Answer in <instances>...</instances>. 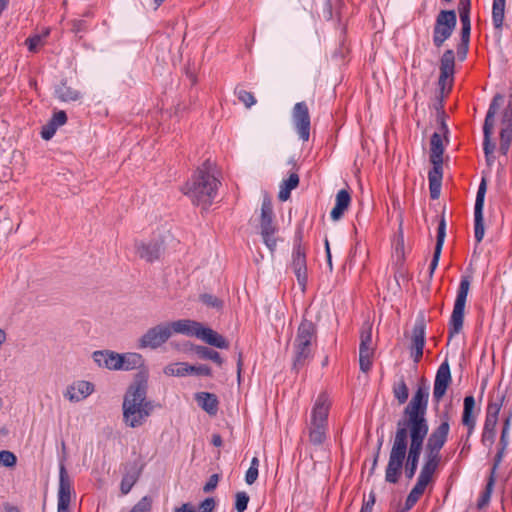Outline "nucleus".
Returning a JSON list of instances; mask_svg holds the SVG:
<instances>
[{
    "label": "nucleus",
    "instance_id": "28",
    "mask_svg": "<svg viewBox=\"0 0 512 512\" xmlns=\"http://www.w3.org/2000/svg\"><path fill=\"white\" fill-rule=\"evenodd\" d=\"M445 237H446V222H445V218L442 217L439 222L438 229H437L436 245H435V249H434V253H433V258H432V261H431L430 267H429L430 274H433V272L435 271V269L438 266L439 259L441 256V251H442L443 244L445 241Z\"/></svg>",
    "mask_w": 512,
    "mask_h": 512
},
{
    "label": "nucleus",
    "instance_id": "29",
    "mask_svg": "<svg viewBox=\"0 0 512 512\" xmlns=\"http://www.w3.org/2000/svg\"><path fill=\"white\" fill-rule=\"evenodd\" d=\"M140 474L141 469L136 463L126 467L120 484V489L123 495H126L131 491L132 487L138 481Z\"/></svg>",
    "mask_w": 512,
    "mask_h": 512
},
{
    "label": "nucleus",
    "instance_id": "2",
    "mask_svg": "<svg viewBox=\"0 0 512 512\" xmlns=\"http://www.w3.org/2000/svg\"><path fill=\"white\" fill-rule=\"evenodd\" d=\"M147 380V372L140 371L125 393L123 420L131 428L142 426L155 408L154 402L147 399Z\"/></svg>",
    "mask_w": 512,
    "mask_h": 512
},
{
    "label": "nucleus",
    "instance_id": "4",
    "mask_svg": "<svg viewBox=\"0 0 512 512\" xmlns=\"http://www.w3.org/2000/svg\"><path fill=\"white\" fill-rule=\"evenodd\" d=\"M331 402L328 395L322 392L318 395L311 410L308 423L309 441L314 446H320L326 440L328 414Z\"/></svg>",
    "mask_w": 512,
    "mask_h": 512
},
{
    "label": "nucleus",
    "instance_id": "6",
    "mask_svg": "<svg viewBox=\"0 0 512 512\" xmlns=\"http://www.w3.org/2000/svg\"><path fill=\"white\" fill-rule=\"evenodd\" d=\"M503 99H504V97L502 94H496L493 97V99L489 105V108H488V111H487V114L485 117L484 125H483V134H484L483 150H484L486 161H487L488 165H492L495 160L493 153L495 151L496 145L492 141L491 138H492L493 129H494V118L503 102Z\"/></svg>",
    "mask_w": 512,
    "mask_h": 512
},
{
    "label": "nucleus",
    "instance_id": "1",
    "mask_svg": "<svg viewBox=\"0 0 512 512\" xmlns=\"http://www.w3.org/2000/svg\"><path fill=\"white\" fill-rule=\"evenodd\" d=\"M429 387L419 385L410 402L404 408L403 417L396 424L391 450L385 469V481L396 484L404 469L410 480L414 477L424 441L429 432L426 418Z\"/></svg>",
    "mask_w": 512,
    "mask_h": 512
},
{
    "label": "nucleus",
    "instance_id": "42",
    "mask_svg": "<svg viewBox=\"0 0 512 512\" xmlns=\"http://www.w3.org/2000/svg\"><path fill=\"white\" fill-rule=\"evenodd\" d=\"M196 353L200 358L212 360L213 362L217 363L219 366L222 365V363H223V360H222L220 354L217 351L210 349L208 347L198 346L196 348Z\"/></svg>",
    "mask_w": 512,
    "mask_h": 512
},
{
    "label": "nucleus",
    "instance_id": "37",
    "mask_svg": "<svg viewBox=\"0 0 512 512\" xmlns=\"http://www.w3.org/2000/svg\"><path fill=\"white\" fill-rule=\"evenodd\" d=\"M498 420L486 419L484 421L483 431L481 435V442L483 445L491 448L495 442L496 426Z\"/></svg>",
    "mask_w": 512,
    "mask_h": 512
},
{
    "label": "nucleus",
    "instance_id": "48",
    "mask_svg": "<svg viewBox=\"0 0 512 512\" xmlns=\"http://www.w3.org/2000/svg\"><path fill=\"white\" fill-rule=\"evenodd\" d=\"M200 300L206 306L215 308L217 310L223 307V301L212 294H202L200 296Z\"/></svg>",
    "mask_w": 512,
    "mask_h": 512
},
{
    "label": "nucleus",
    "instance_id": "55",
    "mask_svg": "<svg viewBox=\"0 0 512 512\" xmlns=\"http://www.w3.org/2000/svg\"><path fill=\"white\" fill-rule=\"evenodd\" d=\"M188 374H195L199 376H210L211 375V368L207 365H189L188 364Z\"/></svg>",
    "mask_w": 512,
    "mask_h": 512
},
{
    "label": "nucleus",
    "instance_id": "43",
    "mask_svg": "<svg viewBox=\"0 0 512 512\" xmlns=\"http://www.w3.org/2000/svg\"><path fill=\"white\" fill-rule=\"evenodd\" d=\"M494 484H495V478L493 477V475H490V477L487 481L485 490L482 492V494L478 500V503H477L478 509H483L484 507H486L489 504Z\"/></svg>",
    "mask_w": 512,
    "mask_h": 512
},
{
    "label": "nucleus",
    "instance_id": "33",
    "mask_svg": "<svg viewBox=\"0 0 512 512\" xmlns=\"http://www.w3.org/2000/svg\"><path fill=\"white\" fill-rule=\"evenodd\" d=\"M199 339L216 348L227 349L229 347L228 341L222 335L208 327H203Z\"/></svg>",
    "mask_w": 512,
    "mask_h": 512
},
{
    "label": "nucleus",
    "instance_id": "44",
    "mask_svg": "<svg viewBox=\"0 0 512 512\" xmlns=\"http://www.w3.org/2000/svg\"><path fill=\"white\" fill-rule=\"evenodd\" d=\"M311 356V349L294 347V362L293 366L295 369L302 367L306 360Z\"/></svg>",
    "mask_w": 512,
    "mask_h": 512
},
{
    "label": "nucleus",
    "instance_id": "63",
    "mask_svg": "<svg viewBox=\"0 0 512 512\" xmlns=\"http://www.w3.org/2000/svg\"><path fill=\"white\" fill-rule=\"evenodd\" d=\"M374 503H375V498L372 496L367 502H365L362 505L360 512H372Z\"/></svg>",
    "mask_w": 512,
    "mask_h": 512
},
{
    "label": "nucleus",
    "instance_id": "26",
    "mask_svg": "<svg viewBox=\"0 0 512 512\" xmlns=\"http://www.w3.org/2000/svg\"><path fill=\"white\" fill-rule=\"evenodd\" d=\"M455 67V53L452 49L446 50L440 59L439 84L444 85L446 79L452 77Z\"/></svg>",
    "mask_w": 512,
    "mask_h": 512
},
{
    "label": "nucleus",
    "instance_id": "58",
    "mask_svg": "<svg viewBox=\"0 0 512 512\" xmlns=\"http://www.w3.org/2000/svg\"><path fill=\"white\" fill-rule=\"evenodd\" d=\"M218 482H219V475L218 474L211 475L209 480L207 481V483L204 485L203 491L205 493H209V492L213 491L217 487Z\"/></svg>",
    "mask_w": 512,
    "mask_h": 512
},
{
    "label": "nucleus",
    "instance_id": "62",
    "mask_svg": "<svg viewBox=\"0 0 512 512\" xmlns=\"http://www.w3.org/2000/svg\"><path fill=\"white\" fill-rule=\"evenodd\" d=\"M325 251H326V259H327V265L329 267V270L332 271L333 265H332V255L330 251L329 241L328 239H325Z\"/></svg>",
    "mask_w": 512,
    "mask_h": 512
},
{
    "label": "nucleus",
    "instance_id": "18",
    "mask_svg": "<svg viewBox=\"0 0 512 512\" xmlns=\"http://www.w3.org/2000/svg\"><path fill=\"white\" fill-rule=\"evenodd\" d=\"M291 267L299 285L304 290L307 283L306 253L305 249L301 246L300 243H296L294 245Z\"/></svg>",
    "mask_w": 512,
    "mask_h": 512
},
{
    "label": "nucleus",
    "instance_id": "5",
    "mask_svg": "<svg viewBox=\"0 0 512 512\" xmlns=\"http://www.w3.org/2000/svg\"><path fill=\"white\" fill-rule=\"evenodd\" d=\"M470 276H462L449 321V337L459 334L463 328L465 304L470 289Z\"/></svg>",
    "mask_w": 512,
    "mask_h": 512
},
{
    "label": "nucleus",
    "instance_id": "35",
    "mask_svg": "<svg viewBox=\"0 0 512 512\" xmlns=\"http://www.w3.org/2000/svg\"><path fill=\"white\" fill-rule=\"evenodd\" d=\"M119 362H121L120 370L129 371L140 368L144 363V359L139 353L129 352L120 354Z\"/></svg>",
    "mask_w": 512,
    "mask_h": 512
},
{
    "label": "nucleus",
    "instance_id": "41",
    "mask_svg": "<svg viewBox=\"0 0 512 512\" xmlns=\"http://www.w3.org/2000/svg\"><path fill=\"white\" fill-rule=\"evenodd\" d=\"M512 143V127L501 126L500 131V147L499 150L503 155H506Z\"/></svg>",
    "mask_w": 512,
    "mask_h": 512
},
{
    "label": "nucleus",
    "instance_id": "60",
    "mask_svg": "<svg viewBox=\"0 0 512 512\" xmlns=\"http://www.w3.org/2000/svg\"><path fill=\"white\" fill-rule=\"evenodd\" d=\"M429 189H430V197L433 200L438 199L440 196V191H441V183H430Z\"/></svg>",
    "mask_w": 512,
    "mask_h": 512
},
{
    "label": "nucleus",
    "instance_id": "45",
    "mask_svg": "<svg viewBox=\"0 0 512 512\" xmlns=\"http://www.w3.org/2000/svg\"><path fill=\"white\" fill-rule=\"evenodd\" d=\"M164 373L169 376H185L188 374L187 363H173L164 368Z\"/></svg>",
    "mask_w": 512,
    "mask_h": 512
},
{
    "label": "nucleus",
    "instance_id": "17",
    "mask_svg": "<svg viewBox=\"0 0 512 512\" xmlns=\"http://www.w3.org/2000/svg\"><path fill=\"white\" fill-rule=\"evenodd\" d=\"M163 250V241L160 239L135 242L136 254L146 262H154L155 260H158L162 255Z\"/></svg>",
    "mask_w": 512,
    "mask_h": 512
},
{
    "label": "nucleus",
    "instance_id": "20",
    "mask_svg": "<svg viewBox=\"0 0 512 512\" xmlns=\"http://www.w3.org/2000/svg\"><path fill=\"white\" fill-rule=\"evenodd\" d=\"M316 339V327L312 321L303 319L300 323L294 341V347L311 349Z\"/></svg>",
    "mask_w": 512,
    "mask_h": 512
},
{
    "label": "nucleus",
    "instance_id": "31",
    "mask_svg": "<svg viewBox=\"0 0 512 512\" xmlns=\"http://www.w3.org/2000/svg\"><path fill=\"white\" fill-rule=\"evenodd\" d=\"M505 394L500 390L493 392L490 395L489 402L486 409V419L498 420L499 412L504 404Z\"/></svg>",
    "mask_w": 512,
    "mask_h": 512
},
{
    "label": "nucleus",
    "instance_id": "64",
    "mask_svg": "<svg viewBox=\"0 0 512 512\" xmlns=\"http://www.w3.org/2000/svg\"><path fill=\"white\" fill-rule=\"evenodd\" d=\"M174 512H196V511L191 504L185 503L181 507L175 508Z\"/></svg>",
    "mask_w": 512,
    "mask_h": 512
},
{
    "label": "nucleus",
    "instance_id": "40",
    "mask_svg": "<svg viewBox=\"0 0 512 512\" xmlns=\"http://www.w3.org/2000/svg\"><path fill=\"white\" fill-rule=\"evenodd\" d=\"M393 395L399 404H404L409 397V389L403 377L393 385Z\"/></svg>",
    "mask_w": 512,
    "mask_h": 512
},
{
    "label": "nucleus",
    "instance_id": "19",
    "mask_svg": "<svg viewBox=\"0 0 512 512\" xmlns=\"http://www.w3.org/2000/svg\"><path fill=\"white\" fill-rule=\"evenodd\" d=\"M452 381L450 366L445 360L438 368L434 381L433 397L436 402H439L445 395L447 388Z\"/></svg>",
    "mask_w": 512,
    "mask_h": 512
},
{
    "label": "nucleus",
    "instance_id": "39",
    "mask_svg": "<svg viewBox=\"0 0 512 512\" xmlns=\"http://www.w3.org/2000/svg\"><path fill=\"white\" fill-rule=\"evenodd\" d=\"M299 184V176L296 173L290 174L287 180H284L280 185L278 198L281 201H286L290 198V193Z\"/></svg>",
    "mask_w": 512,
    "mask_h": 512
},
{
    "label": "nucleus",
    "instance_id": "53",
    "mask_svg": "<svg viewBox=\"0 0 512 512\" xmlns=\"http://www.w3.org/2000/svg\"><path fill=\"white\" fill-rule=\"evenodd\" d=\"M249 502V496L246 492H238L236 494L235 509L238 512H244L247 509Z\"/></svg>",
    "mask_w": 512,
    "mask_h": 512
},
{
    "label": "nucleus",
    "instance_id": "16",
    "mask_svg": "<svg viewBox=\"0 0 512 512\" xmlns=\"http://www.w3.org/2000/svg\"><path fill=\"white\" fill-rule=\"evenodd\" d=\"M486 194V182L483 179L478 187L474 207V235L477 243L483 240L485 234L483 208Z\"/></svg>",
    "mask_w": 512,
    "mask_h": 512
},
{
    "label": "nucleus",
    "instance_id": "38",
    "mask_svg": "<svg viewBox=\"0 0 512 512\" xmlns=\"http://www.w3.org/2000/svg\"><path fill=\"white\" fill-rule=\"evenodd\" d=\"M506 0H493L492 21L495 29L500 33L503 27Z\"/></svg>",
    "mask_w": 512,
    "mask_h": 512
},
{
    "label": "nucleus",
    "instance_id": "46",
    "mask_svg": "<svg viewBox=\"0 0 512 512\" xmlns=\"http://www.w3.org/2000/svg\"><path fill=\"white\" fill-rule=\"evenodd\" d=\"M49 31H46L43 35H34L26 40L28 50L30 52H37L38 49L44 45V38L47 37Z\"/></svg>",
    "mask_w": 512,
    "mask_h": 512
},
{
    "label": "nucleus",
    "instance_id": "9",
    "mask_svg": "<svg viewBox=\"0 0 512 512\" xmlns=\"http://www.w3.org/2000/svg\"><path fill=\"white\" fill-rule=\"evenodd\" d=\"M171 337L168 323H162L148 329L138 340V348L157 349Z\"/></svg>",
    "mask_w": 512,
    "mask_h": 512
},
{
    "label": "nucleus",
    "instance_id": "24",
    "mask_svg": "<svg viewBox=\"0 0 512 512\" xmlns=\"http://www.w3.org/2000/svg\"><path fill=\"white\" fill-rule=\"evenodd\" d=\"M269 231H277L276 226L273 224V209L270 198L265 195L261 205V217H260V233Z\"/></svg>",
    "mask_w": 512,
    "mask_h": 512
},
{
    "label": "nucleus",
    "instance_id": "32",
    "mask_svg": "<svg viewBox=\"0 0 512 512\" xmlns=\"http://www.w3.org/2000/svg\"><path fill=\"white\" fill-rule=\"evenodd\" d=\"M351 201L350 194L347 190H340L336 195L335 206L331 210L330 216L334 221L339 220L344 211L347 210Z\"/></svg>",
    "mask_w": 512,
    "mask_h": 512
},
{
    "label": "nucleus",
    "instance_id": "36",
    "mask_svg": "<svg viewBox=\"0 0 512 512\" xmlns=\"http://www.w3.org/2000/svg\"><path fill=\"white\" fill-rule=\"evenodd\" d=\"M430 161L432 164L443 162L442 156L444 152L443 141L440 133H433L430 141Z\"/></svg>",
    "mask_w": 512,
    "mask_h": 512
},
{
    "label": "nucleus",
    "instance_id": "23",
    "mask_svg": "<svg viewBox=\"0 0 512 512\" xmlns=\"http://www.w3.org/2000/svg\"><path fill=\"white\" fill-rule=\"evenodd\" d=\"M93 390L94 386L92 383L88 381H78L67 388L64 396L71 402H79L88 397Z\"/></svg>",
    "mask_w": 512,
    "mask_h": 512
},
{
    "label": "nucleus",
    "instance_id": "61",
    "mask_svg": "<svg viewBox=\"0 0 512 512\" xmlns=\"http://www.w3.org/2000/svg\"><path fill=\"white\" fill-rule=\"evenodd\" d=\"M509 445V434H506L505 431H501L499 448L506 450Z\"/></svg>",
    "mask_w": 512,
    "mask_h": 512
},
{
    "label": "nucleus",
    "instance_id": "7",
    "mask_svg": "<svg viewBox=\"0 0 512 512\" xmlns=\"http://www.w3.org/2000/svg\"><path fill=\"white\" fill-rule=\"evenodd\" d=\"M457 25L455 10H441L436 16L433 27V44L440 48L453 34Z\"/></svg>",
    "mask_w": 512,
    "mask_h": 512
},
{
    "label": "nucleus",
    "instance_id": "3",
    "mask_svg": "<svg viewBox=\"0 0 512 512\" xmlns=\"http://www.w3.org/2000/svg\"><path fill=\"white\" fill-rule=\"evenodd\" d=\"M218 184L219 181L212 170V164L206 161L196 171L191 181L184 185L182 191L194 204L201 205L206 209L216 196Z\"/></svg>",
    "mask_w": 512,
    "mask_h": 512
},
{
    "label": "nucleus",
    "instance_id": "34",
    "mask_svg": "<svg viewBox=\"0 0 512 512\" xmlns=\"http://www.w3.org/2000/svg\"><path fill=\"white\" fill-rule=\"evenodd\" d=\"M198 405L210 415H215L218 411V400L216 395L208 392H199L195 395Z\"/></svg>",
    "mask_w": 512,
    "mask_h": 512
},
{
    "label": "nucleus",
    "instance_id": "14",
    "mask_svg": "<svg viewBox=\"0 0 512 512\" xmlns=\"http://www.w3.org/2000/svg\"><path fill=\"white\" fill-rule=\"evenodd\" d=\"M425 331V317L423 314H421L416 319L414 327L412 329L410 345L411 357L413 358L416 364L421 360L423 356V348L425 345Z\"/></svg>",
    "mask_w": 512,
    "mask_h": 512
},
{
    "label": "nucleus",
    "instance_id": "22",
    "mask_svg": "<svg viewBox=\"0 0 512 512\" xmlns=\"http://www.w3.org/2000/svg\"><path fill=\"white\" fill-rule=\"evenodd\" d=\"M92 357L94 362L99 367L109 370H120V353L109 350H101L93 352Z\"/></svg>",
    "mask_w": 512,
    "mask_h": 512
},
{
    "label": "nucleus",
    "instance_id": "52",
    "mask_svg": "<svg viewBox=\"0 0 512 512\" xmlns=\"http://www.w3.org/2000/svg\"><path fill=\"white\" fill-rule=\"evenodd\" d=\"M275 233H276V231H269V232H267V234H265L264 232L260 233L264 244L267 246V248L270 250L271 253L274 252V250L276 249V245H277Z\"/></svg>",
    "mask_w": 512,
    "mask_h": 512
},
{
    "label": "nucleus",
    "instance_id": "57",
    "mask_svg": "<svg viewBox=\"0 0 512 512\" xmlns=\"http://www.w3.org/2000/svg\"><path fill=\"white\" fill-rule=\"evenodd\" d=\"M505 452H506V450L499 448L495 455L493 467L491 469V474H490V475H493L494 478H495L496 470L498 469L499 465L501 464V462L505 456Z\"/></svg>",
    "mask_w": 512,
    "mask_h": 512
},
{
    "label": "nucleus",
    "instance_id": "13",
    "mask_svg": "<svg viewBox=\"0 0 512 512\" xmlns=\"http://www.w3.org/2000/svg\"><path fill=\"white\" fill-rule=\"evenodd\" d=\"M292 122L294 128L303 142H307L310 137V114L305 102H298L292 110Z\"/></svg>",
    "mask_w": 512,
    "mask_h": 512
},
{
    "label": "nucleus",
    "instance_id": "51",
    "mask_svg": "<svg viewBox=\"0 0 512 512\" xmlns=\"http://www.w3.org/2000/svg\"><path fill=\"white\" fill-rule=\"evenodd\" d=\"M17 458L11 451H0V463L5 467H13L16 465Z\"/></svg>",
    "mask_w": 512,
    "mask_h": 512
},
{
    "label": "nucleus",
    "instance_id": "59",
    "mask_svg": "<svg viewBox=\"0 0 512 512\" xmlns=\"http://www.w3.org/2000/svg\"><path fill=\"white\" fill-rule=\"evenodd\" d=\"M258 477V468L249 467L245 474V481L248 485H252Z\"/></svg>",
    "mask_w": 512,
    "mask_h": 512
},
{
    "label": "nucleus",
    "instance_id": "50",
    "mask_svg": "<svg viewBox=\"0 0 512 512\" xmlns=\"http://www.w3.org/2000/svg\"><path fill=\"white\" fill-rule=\"evenodd\" d=\"M501 126L512 127V95H510L508 103L503 110L501 117Z\"/></svg>",
    "mask_w": 512,
    "mask_h": 512
},
{
    "label": "nucleus",
    "instance_id": "12",
    "mask_svg": "<svg viewBox=\"0 0 512 512\" xmlns=\"http://www.w3.org/2000/svg\"><path fill=\"white\" fill-rule=\"evenodd\" d=\"M373 354L372 325L366 322L360 332L359 365L361 371L366 373L371 369Z\"/></svg>",
    "mask_w": 512,
    "mask_h": 512
},
{
    "label": "nucleus",
    "instance_id": "21",
    "mask_svg": "<svg viewBox=\"0 0 512 512\" xmlns=\"http://www.w3.org/2000/svg\"><path fill=\"white\" fill-rule=\"evenodd\" d=\"M171 328V334H183L186 336H194L199 338L203 325L197 321L190 319H180L172 323H168Z\"/></svg>",
    "mask_w": 512,
    "mask_h": 512
},
{
    "label": "nucleus",
    "instance_id": "47",
    "mask_svg": "<svg viewBox=\"0 0 512 512\" xmlns=\"http://www.w3.org/2000/svg\"><path fill=\"white\" fill-rule=\"evenodd\" d=\"M152 498L150 496L142 497L129 512H151Z\"/></svg>",
    "mask_w": 512,
    "mask_h": 512
},
{
    "label": "nucleus",
    "instance_id": "49",
    "mask_svg": "<svg viewBox=\"0 0 512 512\" xmlns=\"http://www.w3.org/2000/svg\"><path fill=\"white\" fill-rule=\"evenodd\" d=\"M442 163L433 164V168L429 171L428 179L430 183H441L442 181Z\"/></svg>",
    "mask_w": 512,
    "mask_h": 512
},
{
    "label": "nucleus",
    "instance_id": "25",
    "mask_svg": "<svg viewBox=\"0 0 512 512\" xmlns=\"http://www.w3.org/2000/svg\"><path fill=\"white\" fill-rule=\"evenodd\" d=\"M55 97L64 103L76 102L82 98V93L76 88L68 85L67 81H61L54 89Z\"/></svg>",
    "mask_w": 512,
    "mask_h": 512
},
{
    "label": "nucleus",
    "instance_id": "8",
    "mask_svg": "<svg viewBox=\"0 0 512 512\" xmlns=\"http://www.w3.org/2000/svg\"><path fill=\"white\" fill-rule=\"evenodd\" d=\"M449 429V423L444 421L429 435L426 443L424 463L438 467L440 461V450L447 441Z\"/></svg>",
    "mask_w": 512,
    "mask_h": 512
},
{
    "label": "nucleus",
    "instance_id": "54",
    "mask_svg": "<svg viewBox=\"0 0 512 512\" xmlns=\"http://www.w3.org/2000/svg\"><path fill=\"white\" fill-rule=\"evenodd\" d=\"M237 95L238 99L246 106V108H250L256 103V99L251 92L246 90H239Z\"/></svg>",
    "mask_w": 512,
    "mask_h": 512
},
{
    "label": "nucleus",
    "instance_id": "56",
    "mask_svg": "<svg viewBox=\"0 0 512 512\" xmlns=\"http://www.w3.org/2000/svg\"><path fill=\"white\" fill-rule=\"evenodd\" d=\"M216 502L214 498L209 497L202 501L198 507V512H212L215 508Z\"/></svg>",
    "mask_w": 512,
    "mask_h": 512
},
{
    "label": "nucleus",
    "instance_id": "30",
    "mask_svg": "<svg viewBox=\"0 0 512 512\" xmlns=\"http://www.w3.org/2000/svg\"><path fill=\"white\" fill-rule=\"evenodd\" d=\"M67 122V115L65 111H58L54 113L51 120L42 128L41 136L45 140L51 139L56 130Z\"/></svg>",
    "mask_w": 512,
    "mask_h": 512
},
{
    "label": "nucleus",
    "instance_id": "15",
    "mask_svg": "<svg viewBox=\"0 0 512 512\" xmlns=\"http://www.w3.org/2000/svg\"><path fill=\"white\" fill-rule=\"evenodd\" d=\"M73 492L72 483L66 468L63 464L59 469V488H58V503L57 512H71L70 502Z\"/></svg>",
    "mask_w": 512,
    "mask_h": 512
},
{
    "label": "nucleus",
    "instance_id": "11",
    "mask_svg": "<svg viewBox=\"0 0 512 512\" xmlns=\"http://www.w3.org/2000/svg\"><path fill=\"white\" fill-rule=\"evenodd\" d=\"M436 469V466L426 463L423 464L417 482L406 498L405 507L407 510L411 509L423 495L426 487L432 481Z\"/></svg>",
    "mask_w": 512,
    "mask_h": 512
},
{
    "label": "nucleus",
    "instance_id": "10",
    "mask_svg": "<svg viewBox=\"0 0 512 512\" xmlns=\"http://www.w3.org/2000/svg\"><path fill=\"white\" fill-rule=\"evenodd\" d=\"M471 0H459L458 13L461 22V42L458 46V56L464 59L468 52L471 21H470Z\"/></svg>",
    "mask_w": 512,
    "mask_h": 512
},
{
    "label": "nucleus",
    "instance_id": "27",
    "mask_svg": "<svg viewBox=\"0 0 512 512\" xmlns=\"http://www.w3.org/2000/svg\"><path fill=\"white\" fill-rule=\"evenodd\" d=\"M475 409V399L473 396H466L464 398V408L462 415V424L467 427V437H470L476 426V418L473 415Z\"/></svg>",
    "mask_w": 512,
    "mask_h": 512
}]
</instances>
